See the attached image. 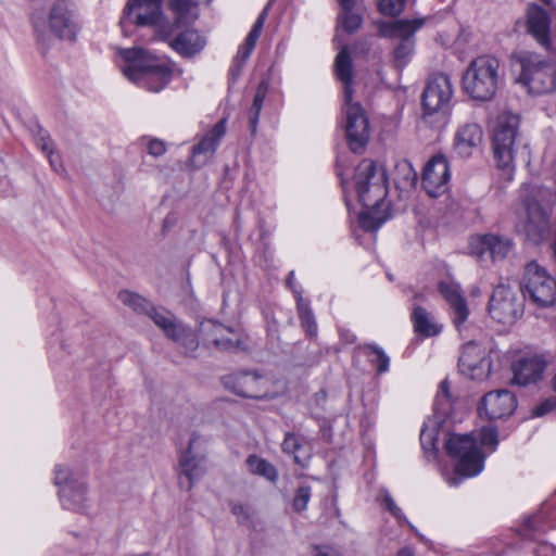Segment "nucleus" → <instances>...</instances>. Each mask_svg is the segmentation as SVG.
<instances>
[{
  "mask_svg": "<svg viewBox=\"0 0 556 556\" xmlns=\"http://www.w3.org/2000/svg\"><path fill=\"white\" fill-rule=\"evenodd\" d=\"M535 556H556V548L546 543L540 544L535 549Z\"/></svg>",
  "mask_w": 556,
  "mask_h": 556,
  "instance_id": "53",
  "label": "nucleus"
},
{
  "mask_svg": "<svg viewBox=\"0 0 556 556\" xmlns=\"http://www.w3.org/2000/svg\"><path fill=\"white\" fill-rule=\"evenodd\" d=\"M438 290L448 304L452 321L460 332L470 314L460 285L454 280H442Z\"/></svg>",
  "mask_w": 556,
  "mask_h": 556,
  "instance_id": "19",
  "label": "nucleus"
},
{
  "mask_svg": "<svg viewBox=\"0 0 556 556\" xmlns=\"http://www.w3.org/2000/svg\"><path fill=\"white\" fill-rule=\"evenodd\" d=\"M516 407V395L506 389H500L488 392L481 399L479 413L490 420L502 419L509 417Z\"/></svg>",
  "mask_w": 556,
  "mask_h": 556,
  "instance_id": "18",
  "label": "nucleus"
},
{
  "mask_svg": "<svg viewBox=\"0 0 556 556\" xmlns=\"http://www.w3.org/2000/svg\"><path fill=\"white\" fill-rule=\"evenodd\" d=\"M422 25V18L399 20L380 24L379 33L382 37L400 40L393 50V61L396 67L403 68L409 62L414 52V35Z\"/></svg>",
  "mask_w": 556,
  "mask_h": 556,
  "instance_id": "10",
  "label": "nucleus"
},
{
  "mask_svg": "<svg viewBox=\"0 0 556 556\" xmlns=\"http://www.w3.org/2000/svg\"><path fill=\"white\" fill-rule=\"evenodd\" d=\"M118 299L123 304L131 307L135 312L140 314L148 315L150 309L153 307V305L144 298L130 291L119 292Z\"/></svg>",
  "mask_w": 556,
  "mask_h": 556,
  "instance_id": "41",
  "label": "nucleus"
},
{
  "mask_svg": "<svg viewBox=\"0 0 556 556\" xmlns=\"http://www.w3.org/2000/svg\"><path fill=\"white\" fill-rule=\"evenodd\" d=\"M414 331L424 338L438 336L442 331L434 317L421 306H415L412 312Z\"/></svg>",
  "mask_w": 556,
  "mask_h": 556,
  "instance_id": "32",
  "label": "nucleus"
},
{
  "mask_svg": "<svg viewBox=\"0 0 556 556\" xmlns=\"http://www.w3.org/2000/svg\"><path fill=\"white\" fill-rule=\"evenodd\" d=\"M492 352L481 344L469 341L463 345L458 358L459 372L472 380L483 381L492 372Z\"/></svg>",
  "mask_w": 556,
  "mask_h": 556,
  "instance_id": "13",
  "label": "nucleus"
},
{
  "mask_svg": "<svg viewBox=\"0 0 556 556\" xmlns=\"http://www.w3.org/2000/svg\"><path fill=\"white\" fill-rule=\"evenodd\" d=\"M31 23L38 38L45 39L47 34L56 38L74 41L80 29L75 4L70 0H55L49 8L48 14L35 12Z\"/></svg>",
  "mask_w": 556,
  "mask_h": 556,
  "instance_id": "5",
  "label": "nucleus"
},
{
  "mask_svg": "<svg viewBox=\"0 0 556 556\" xmlns=\"http://www.w3.org/2000/svg\"><path fill=\"white\" fill-rule=\"evenodd\" d=\"M532 304L547 308L556 303V279L536 262L525 266L521 287L519 289Z\"/></svg>",
  "mask_w": 556,
  "mask_h": 556,
  "instance_id": "7",
  "label": "nucleus"
},
{
  "mask_svg": "<svg viewBox=\"0 0 556 556\" xmlns=\"http://www.w3.org/2000/svg\"><path fill=\"white\" fill-rule=\"evenodd\" d=\"M498 444L497 430L494 427H483L479 431L478 439L471 433L468 434H448L444 442L447 455L457 459L455 465L456 476L446 479L447 483L456 486L465 478H471L479 475L484 468L485 455L481 447H490L495 451Z\"/></svg>",
  "mask_w": 556,
  "mask_h": 556,
  "instance_id": "1",
  "label": "nucleus"
},
{
  "mask_svg": "<svg viewBox=\"0 0 556 556\" xmlns=\"http://www.w3.org/2000/svg\"><path fill=\"white\" fill-rule=\"evenodd\" d=\"M303 290L301 288L293 289V294L296 301L298 315L302 327L311 338L317 336V323L314 313L311 308L309 302L303 299Z\"/></svg>",
  "mask_w": 556,
  "mask_h": 556,
  "instance_id": "35",
  "label": "nucleus"
},
{
  "mask_svg": "<svg viewBox=\"0 0 556 556\" xmlns=\"http://www.w3.org/2000/svg\"><path fill=\"white\" fill-rule=\"evenodd\" d=\"M340 338L346 343V344H353L356 341V336L351 332L348 329H340L339 331Z\"/></svg>",
  "mask_w": 556,
  "mask_h": 556,
  "instance_id": "55",
  "label": "nucleus"
},
{
  "mask_svg": "<svg viewBox=\"0 0 556 556\" xmlns=\"http://www.w3.org/2000/svg\"><path fill=\"white\" fill-rule=\"evenodd\" d=\"M124 59L123 74L132 83L151 92H160L172 80L173 70L142 48L119 49Z\"/></svg>",
  "mask_w": 556,
  "mask_h": 556,
  "instance_id": "3",
  "label": "nucleus"
},
{
  "mask_svg": "<svg viewBox=\"0 0 556 556\" xmlns=\"http://www.w3.org/2000/svg\"><path fill=\"white\" fill-rule=\"evenodd\" d=\"M54 484L59 486V497L65 509L80 511L85 507L87 486L85 481L74 475L68 467L56 465Z\"/></svg>",
  "mask_w": 556,
  "mask_h": 556,
  "instance_id": "12",
  "label": "nucleus"
},
{
  "mask_svg": "<svg viewBox=\"0 0 556 556\" xmlns=\"http://www.w3.org/2000/svg\"><path fill=\"white\" fill-rule=\"evenodd\" d=\"M527 220L525 231L533 241L542 239L548 228V216L543 207L535 201L526 205Z\"/></svg>",
  "mask_w": 556,
  "mask_h": 556,
  "instance_id": "28",
  "label": "nucleus"
},
{
  "mask_svg": "<svg viewBox=\"0 0 556 556\" xmlns=\"http://www.w3.org/2000/svg\"><path fill=\"white\" fill-rule=\"evenodd\" d=\"M519 123L518 115L505 112L497 117L493 131L494 160L497 167L505 170L509 178L514 170V147Z\"/></svg>",
  "mask_w": 556,
  "mask_h": 556,
  "instance_id": "8",
  "label": "nucleus"
},
{
  "mask_svg": "<svg viewBox=\"0 0 556 556\" xmlns=\"http://www.w3.org/2000/svg\"><path fill=\"white\" fill-rule=\"evenodd\" d=\"M542 1L545 2L546 4L551 3V0H542Z\"/></svg>",
  "mask_w": 556,
  "mask_h": 556,
  "instance_id": "60",
  "label": "nucleus"
},
{
  "mask_svg": "<svg viewBox=\"0 0 556 556\" xmlns=\"http://www.w3.org/2000/svg\"><path fill=\"white\" fill-rule=\"evenodd\" d=\"M338 25L349 34L355 33L363 24L364 7L357 0H338Z\"/></svg>",
  "mask_w": 556,
  "mask_h": 556,
  "instance_id": "29",
  "label": "nucleus"
},
{
  "mask_svg": "<svg viewBox=\"0 0 556 556\" xmlns=\"http://www.w3.org/2000/svg\"><path fill=\"white\" fill-rule=\"evenodd\" d=\"M148 152L154 157H159L166 152L165 143L159 139H152L148 143Z\"/></svg>",
  "mask_w": 556,
  "mask_h": 556,
  "instance_id": "47",
  "label": "nucleus"
},
{
  "mask_svg": "<svg viewBox=\"0 0 556 556\" xmlns=\"http://www.w3.org/2000/svg\"><path fill=\"white\" fill-rule=\"evenodd\" d=\"M526 26L527 33L530 34L541 47L548 52H556L552 47L549 38L551 20L543 8L539 5L529 7L527 11Z\"/></svg>",
  "mask_w": 556,
  "mask_h": 556,
  "instance_id": "22",
  "label": "nucleus"
},
{
  "mask_svg": "<svg viewBox=\"0 0 556 556\" xmlns=\"http://www.w3.org/2000/svg\"><path fill=\"white\" fill-rule=\"evenodd\" d=\"M174 342L181 344L185 349V354L187 356H193V353L199 348V341L197 336L193 333L191 328L184 325V332L179 336L178 339H172Z\"/></svg>",
  "mask_w": 556,
  "mask_h": 556,
  "instance_id": "43",
  "label": "nucleus"
},
{
  "mask_svg": "<svg viewBox=\"0 0 556 556\" xmlns=\"http://www.w3.org/2000/svg\"><path fill=\"white\" fill-rule=\"evenodd\" d=\"M231 511L240 523L248 522L250 515L245 506L241 504H232Z\"/></svg>",
  "mask_w": 556,
  "mask_h": 556,
  "instance_id": "49",
  "label": "nucleus"
},
{
  "mask_svg": "<svg viewBox=\"0 0 556 556\" xmlns=\"http://www.w3.org/2000/svg\"><path fill=\"white\" fill-rule=\"evenodd\" d=\"M177 24H190L198 17V0H169Z\"/></svg>",
  "mask_w": 556,
  "mask_h": 556,
  "instance_id": "37",
  "label": "nucleus"
},
{
  "mask_svg": "<svg viewBox=\"0 0 556 556\" xmlns=\"http://www.w3.org/2000/svg\"><path fill=\"white\" fill-rule=\"evenodd\" d=\"M334 73L337 78L343 84L344 100L351 102L353 98V66L348 47H343L334 60Z\"/></svg>",
  "mask_w": 556,
  "mask_h": 556,
  "instance_id": "30",
  "label": "nucleus"
},
{
  "mask_svg": "<svg viewBox=\"0 0 556 556\" xmlns=\"http://www.w3.org/2000/svg\"><path fill=\"white\" fill-rule=\"evenodd\" d=\"M500 61L492 55H479L467 66L463 75V88L473 100L489 101L498 88Z\"/></svg>",
  "mask_w": 556,
  "mask_h": 556,
  "instance_id": "6",
  "label": "nucleus"
},
{
  "mask_svg": "<svg viewBox=\"0 0 556 556\" xmlns=\"http://www.w3.org/2000/svg\"><path fill=\"white\" fill-rule=\"evenodd\" d=\"M451 172L444 154H435L426 164L422 173V186L426 192L437 198L448 189Z\"/></svg>",
  "mask_w": 556,
  "mask_h": 556,
  "instance_id": "17",
  "label": "nucleus"
},
{
  "mask_svg": "<svg viewBox=\"0 0 556 556\" xmlns=\"http://www.w3.org/2000/svg\"><path fill=\"white\" fill-rule=\"evenodd\" d=\"M162 0H129L124 9L119 25L125 36L126 25L136 24L138 26L155 25L161 18Z\"/></svg>",
  "mask_w": 556,
  "mask_h": 556,
  "instance_id": "16",
  "label": "nucleus"
},
{
  "mask_svg": "<svg viewBox=\"0 0 556 556\" xmlns=\"http://www.w3.org/2000/svg\"><path fill=\"white\" fill-rule=\"evenodd\" d=\"M148 316L163 330L168 339H178L184 332V324L177 323L172 313L164 308L152 307Z\"/></svg>",
  "mask_w": 556,
  "mask_h": 556,
  "instance_id": "33",
  "label": "nucleus"
},
{
  "mask_svg": "<svg viewBox=\"0 0 556 556\" xmlns=\"http://www.w3.org/2000/svg\"><path fill=\"white\" fill-rule=\"evenodd\" d=\"M452 96L453 87L450 77L443 73L432 74L421 97L424 118L430 122H433L431 119L433 116H437L435 121L444 119L450 111Z\"/></svg>",
  "mask_w": 556,
  "mask_h": 556,
  "instance_id": "11",
  "label": "nucleus"
},
{
  "mask_svg": "<svg viewBox=\"0 0 556 556\" xmlns=\"http://www.w3.org/2000/svg\"><path fill=\"white\" fill-rule=\"evenodd\" d=\"M359 350H362L364 354L368 356V361L371 364H376L378 374H383L389 370L390 358L380 346L372 343H367L359 346Z\"/></svg>",
  "mask_w": 556,
  "mask_h": 556,
  "instance_id": "40",
  "label": "nucleus"
},
{
  "mask_svg": "<svg viewBox=\"0 0 556 556\" xmlns=\"http://www.w3.org/2000/svg\"><path fill=\"white\" fill-rule=\"evenodd\" d=\"M439 393L434 401V414L447 417L451 412L450 382L447 379L441 381Z\"/></svg>",
  "mask_w": 556,
  "mask_h": 556,
  "instance_id": "42",
  "label": "nucleus"
},
{
  "mask_svg": "<svg viewBox=\"0 0 556 556\" xmlns=\"http://www.w3.org/2000/svg\"><path fill=\"white\" fill-rule=\"evenodd\" d=\"M287 286L293 291V289L295 288H301L302 287L300 285H298L295 282V275H294V271H290L289 275H288V278H287Z\"/></svg>",
  "mask_w": 556,
  "mask_h": 556,
  "instance_id": "57",
  "label": "nucleus"
},
{
  "mask_svg": "<svg viewBox=\"0 0 556 556\" xmlns=\"http://www.w3.org/2000/svg\"><path fill=\"white\" fill-rule=\"evenodd\" d=\"M444 418L441 415H435V419L426 422L420 431V444L428 459H435L438 456V426Z\"/></svg>",
  "mask_w": 556,
  "mask_h": 556,
  "instance_id": "34",
  "label": "nucleus"
},
{
  "mask_svg": "<svg viewBox=\"0 0 556 556\" xmlns=\"http://www.w3.org/2000/svg\"><path fill=\"white\" fill-rule=\"evenodd\" d=\"M47 156H48L49 163L54 172H56V173L64 172V167H63V164L61 162L59 154H55L53 151L52 153L47 154Z\"/></svg>",
  "mask_w": 556,
  "mask_h": 556,
  "instance_id": "52",
  "label": "nucleus"
},
{
  "mask_svg": "<svg viewBox=\"0 0 556 556\" xmlns=\"http://www.w3.org/2000/svg\"><path fill=\"white\" fill-rule=\"evenodd\" d=\"M525 312V295L519 289L501 283L493 289L488 303L490 317L505 326L514 325Z\"/></svg>",
  "mask_w": 556,
  "mask_h": 556,
  "instance_id": "9",
  "label": "nucleus"
},
{
  "mask_svg": "<svg viewBox=\"0 0 556 556\" xmlns=\"http://www.w3.org/2000/svg\"><path fill=\"white\" fill-rule=\"evenodd\" d=\"M312 496V488L309 485H301L296 489L293 501L292 508L301 513L306 509L307 504Z\"/></svg>",
  "mask_w": 556,
  "mask_h": 556,
  "instance_id": "44",
  "label": "nucleus"
},
{
  "mask_svg": "<svg viewBox=\"0 0 556 556\" xmlns=\"http://www.w3.org/2000/svg\"><path fill=\"white\" fill-rule=\"evenodd\" d=\"M200 437L193 433L187 450L180 455L179 458V486L187 491L191 490L194 482L198 481L205 472L203 465L204 458L193 455V448Z\"/></svg>",
  "mask_w": 556,
  "mask_h": 556,
  "instance_id": "20",
  "label": "nucleus"
},
{
  "mask_svg": "<svg viewBox=\"0 0 556 556\" xmlns=\"http://www.w3.org/2000/svg\"><path fill=\"white\" fill-rule=\"evenodd\" d=\"M226 132V121L222 119L192 148V160L197 166L204 165L215 153Z\"/></svg>",
  "mask_w": 556,
  "mask_h": 556,
  "instance_id": "24",
  "label": "nucleus"
},
{
  "mask_svg": "<svg viewBox=\"0 0 556 556\" xmlns=\"http://www.w3.org/2000/svg\"><path fill=\"white\" fill-rule=\"evenodd\" d=\"M397 556H414V553L410 548L405 547L399 551Z\"/></svg>",
  "mask_w": 556,
  "mask_h": 556,
  "instance_id": "58",
  "label": "nucleus"
},
{
  "mask_svg": "<svg viewBox=\"0 0 556 556\" xmlns=\"http://www.w3.org/2000/svg\"><path fill=\"white\" fill-rule=\"evenodd\" d=\"M200 332L206 344L223 352H237L248 350L244 334L239 330L225 326L215 320L201 323Z\"/></svg>",
  "mask_w": 556,
  "mask_h": 556,
  "instance_id": "14",
  "label": "nucleus"
},
{
  "mask_svg": "<svg viewBox=\"0 0 556 556\" xmlns=\"http://www.w3.org/2000/svg\"><path fill=\"white\" fill-rule=\"evenodd\" d=\"M554 388H555V391H556V375H555V378H554Z\"/></svg>",
  "mask_w": 556,
  "mask_h": 556,
  "instance_id": "59",
  "label": "nucleus"
},
{
  "mask_svg": "<svg viewBox=\"0 0 556 556\" xmlns=\"http://www.w3.org/2000/svg\"><path fill=\"white\" fill-rule=\"evenodd\" d=\"M268 91V84L261 81L256 88L253 103L249 110L250 129L252 134L256 132L260 114L263 108L264 100Z\"/></svg>",
  "mask_w": 556,
  "mask_h": 556,
  "instance_id": "39",
  "label": "nucleus"
},
{
  "mask_svg": "<svg viewBox=\"0 0 556 556\" xmlns=\"http://www.w3.org/2000/svg\"><path fill=\"white\" fill-rule=\"evenodd\" d=\"M408 0H380L379 11L389 16H396L402 13Z\"/></svg>",
  "mask_w": 556,
  "mask_h": 556,
  "instance_id": "45",
  "label": "nucleus"
},
{
  "mask_svg": "<svg viewBox=\"0 0 556 556\" xmlns=\"http://www.w3.org/2000/svg\"><path fill=\"white\" fill-rule=\"evenodd\" d=\"M345 134L350 149L354 153L362 152L369 140V121L358 102L344 100Z\"/></svg>",
  "mask_w": 556,
  "mask_h": 556,
  "instance_id": "15",
  "label": "nucleus"
},
{
  "mask_svg": "<svg viewBox=\"0 0 556 556\" xmlns=\"http://www.w3.org/2000/svg\"><path fill=\"white\" fill-rule=\"evenodd\" d=\"M37 146L46 154H49V153L53 152V142H52V140L50 139V137L48 135H41L37 139Z\"/></svg>",
  "mask_w": 556,
  "mask_h": 556,
  "instance_id": "50",
  "label": "nucleus"
},
{
  "mask_svg": "<svg viewBox=\"0 0 556 556\" xmlns=\"http://www.w3.org/2000/svg\"><path fill=\"white\" fill-rule=\"evenodd\" d=\"M222 381L226 389L239 396L249 399H260L262 396L258 388L260 377L255 374H231L225 376Z\"/></svg>",
  "mask_w": 556,
  "mask_h": 556,
  "instance_id": "25",
  "label": "nucleus"
},
{
  "mask_svg": "<svg viewBox=\"0 0 556 556\" xmlns=\"http://www.w3.org/2000/svg\"><path fill=\"white\" fill-rule=\"evenodd\" d=\"M538 529V517L532 516L526 519L522 528L521 534L526 539H532V531Z\"/></svg>",
  "mask_w": 556,
  "mask_h": 556,
  "instance_id": "48",
  "label": "nucleus"
},
{
  "mask_svg": "<svg viewBox=\"0 0 556 556\" xmlns=\"http://www.w3.org/2000/svg\"><path fill=\"white\" fill-rule=\"evenodd\" d=\"M269 3L262 10L258 17L256 18L252 29L248 34L244 42L239 47L236 56L233 60H236V64H244L245 61L251 55L252 51L255 48V45L262 34L264 23L266 21L268 10H269Z\"/></svg>",
  "mask_w": 556,
  "mask_h": 556,
  "instance_id": "31",
  "label": "nucleus"
},
{
  "mask_svg": "<svg viewBox=\"0 0 556 556\" xmlns=\"http://www.w3.org/2000/svg\"><path fill=\"white\" fill-rule=\"evenodd\" d=\"M355 188L358 201L369 211L359 214V226L367 231H376L386 222L376 216V210L388 195V177L383 166L371 160H363L355 168Z\"/></svg>",
  "mask_w": 556,
  "mask_h": 556,
  "instance_id": "2",
  "label": "nucleus"
},
{
  "mask_svg": "<svg viewBox=\"0 0 556 556\" xmlns=\"http://www.w3.org/2000/svg\"><path fill=\"white\" fill-rule=\"evenodd\" d=\"M383 504L399 522L406 523L410 529H415L414 526L407 520L402 509L396 505L389 492H384L383 494Z\"/></svg>",
  "mask_w": 556,
  "mask_h": 556,
  "instance_id": "46",
  "label": "nucleus"
},
{
  "mask_svg": "<svg viewBox=\"0 0 556 556\" xmlns=\"http://www.w3.org/2000/svg\"><path fill=\"white\" fill-rule=\"evenodd\" d=\"M482 141L481 126L477 123H466L455 131L452 151L456 156L467 159L480 149Z\"/></svg>",
  "mask_w": 556,
  "mask_h": 556,
  "instance_id": "21",
  "label": "nucleus"
},
{
  "mask_svg": "<svg viewBox=\"0 0 556 556\" xmlns=\"http://www.w3.org/2000/svg\"><path fill=\"white\" fill-rule=\"evenodd\" d=\"M515 65L520 68L518 83L530 94L544 96L556 92V64L540 54L520 51L511 56Z\"/></svg>",
  "mask_w": 556,
  "mask_h": 556,
  "instance_id": "4",
  "label": "nucleus"
},
{
  "mask_svg": "<svg viewBox=\"0 0 556 556\" xmlns=\"http://www.w3.org/2000/svg\"><path fill=\"white\" fill-rule=\"evenodd\" d=\"M243 65L244 64H236V60H232V65L229 68V76L232 80H236L240 76Z\"/></svg>",
  "mask_w": 556,
  "mask_h": 556,
  "instance_id": "56",
  "label": "nucleus"
},
{
  "mask_svg": "<svg viewBox=\"0 0 556 556\" xmlns=\"http://www.w3.org/2000/svg\"><path fill=\"white\" fill-rule=\"evenodd\" d=\"M470 249L479 258L489 255L492 261H498L509 254L513 243L505 237L484 235L473 238L470 242Z\"/></svg>",
  "mask_w": 556,
  "mask_h": 556,
  "instance_id": "23",
  "label": "nucleus"
},
{
  "mask_svg": "<svg viewBox=\"0 0 556 556\" xmlns=\"http://www.w3.org/2000/svg\"><path fill=\"white\" fill-rule=\"evenodd\" d=\"M313 556H341L340 553L329 546H315Z\"/></svg>",
  "mask_w": 556,
  "mask_h": 556,
  "instance_id": "51",
  "label": "nucleus"
},
{
  "mask_svg": "<svg viewBox=\"0 0 556 556\" xmlns=\"http://www.w3.org/2000/svg\"><path fill=\"white\" fill-rule=\"evenodd\" d=\"M281 448L283 453L293 455L294 462L302 467H304L309 459V453L303 444V439L293 432H287L285 434Z\"/></svg>",
  "mask_w": 556,
  "mask_h": 556,
  "instance_id": "36",
  "label": "nucleus"
},
{
  "mask_svg": "<svg viewBox=\"0 0 556 556\" xmlns=\"http://www.w3.org/2000/svg\"><path fill=\"white\" fill-rule=\"evenodd\" d=\"M553 408H554V403L552 401H545L534 408V415L543 416V415L549 413Z\"/></svg>",
  "mask_w": 556,
  "mask_h": 556,
  "instance_id": "54",
  "label": "nucleus"
},
{
  "mask_svg": "<svg viewBox=\"0 0 556 556\" xmlns=\"http://www.w3.org/2000/svg\"><path fill=\"white\" fill-rule=\"evenodd\" d=\"M245 464L252 475L261 476L271 482H275L278 479L277 469L265 458L252 454L248 456Z\"/></svg>",
  "mask_w": 556,
  "mask_h": 556,
  "instance_id": "38",
  "label": "nucleus"
},
{
  "mask_svg": "<svg viewBox=\"0 0 556 556\" xmlns=\"http://www.w3.org/2000/svg\"><path fill=\"white\" fill-rule=\"evenodd\" d=\"M545 366L544 359L540 356L522 357L513 367L514 381L519 386L535 383L542 378Z\"/></svg>",
  "mask_w": 556,
  "mask_h": 556,
  "instance_id": "26",
  "label": "nucleus"
},
{
  "mask_svg": "<svg viewBox=\"0 0 556 556\" xmlns=\"http://www.w3.org/2000/svg\"><path fill=\"white\" fill-rule=\"evenodd\" d=\"M169 46L184 58H193L206 46V38L195 29H187L178 34Z\"/></svg>",
  "mask_w": 556,
  "mask_h": 556,
  "instance_id": "27",
  "label": "nucleus"
}]
</instances>
